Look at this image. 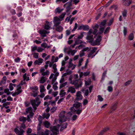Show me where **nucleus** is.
I'll return each mask as SVG.
<instances>
[{"label": "nucleus", "instance_id": "16", "mask_svg": "<svg viewBox=\"0 0 135 135\" xmlns=\"http://www.w3.org/2000/svg\"><path fill=\"white\" fill-rule=\"evenodd\" d=\"M96 49H93L88 54V57H91V58H93L94 56H95V55H93V54L95 52V50H96Z\"/></svg>", "mask_w": 135, "mask_h": 135}, {"label": "nucleus", "instance_id": "53", "mask_svg": "<svg viewBox=\"0 0 135 135\" xmlns=\"http://www.w3.org/2000/svg\"><path fill=\"white\" fill-rule=\"evenodd\" d=\"M50 61H47L46 62V65L45 66V69H47L48 67V64H49Z\"/></svg>", "mask_w": 135, "mask_h": 135}, {"label": "nucleus", "instance_id": "37", "mask_svg": "<svg viewBox=\"0 0 135 135\" xmlns=\"http://www.w3.org/2000/svg\"><path fill=\"white\" fill-rule=\"evenodd\" d=\"M54 71L53 73L55 74V75H56V76H58L59 75V73L57 72V68L53 69Z\"/></svg>", "mask_w": 135, "mask_h": 135}, {"label": "nucleus", "instance_id": "10", "mask_svg": "<svg viewBox=\"0 0 135 135\" xmlns=\"http://www.w3.org/2000/svg\"><path fill=\"white\" fill-rule=\"evenodd\" d=\"M81 92L80 91H78L76 93V99L77 100H79L82 99L83 96L81 94Z\"/></svg>", "mask_w": 135, "mask_h": 135}, {"label": "nucleus", "instance_id": "39", "mask_svg": "<svg viewBox=\"0 0 135 135\" xmlns=\"http://www.w3.org/2000/svg\"><path fill=\"white\" fill-rule=\"evenodd\" d=\"M49 74V72L47 70L46 71V72H44L43 73H42L41 75L43 76H44L45 75H47Z\"/></svg>", "mask_w": 135, "mask_h": 135}, {"label": "nucleus", "instance_id": "8", "mask_svg": "<svg viewBox=\"0 0 135 135\" xmlns=\"http://www.w3.org/2000/svg\"><path fill=\"white\" fill-rule=\"evenodd\" d=\"M123 5L127 6H129L132 3L131 0H122Z\"/></svg>", "mask_w": 135, "mask_h": 135}, {"label": "nucleus", "instance_id": "3", "mask_svg": "<svg viewBox=\"0 0 135 135\" xmlns=\"http://www.w3.org/2000/svg\"><path fill=\"white\" fill-rule=\"evenodd\" d=\"M50 129V130L52 132V133L51 134L53 135H57L59 134V130L56 126H53L52 127H51Z\"/></svg>", "mask_w": 135, "mask_h": 135}, {"label": "nucleus", "instance_id": "57", "mask_svg": "<svg viewBox=\"0 0 135 135\" xmlns=\"http://www.w3.org/2000/svg\"><path fill=\"white\" fill-rule=\"evenodd\" d=\"M44 49L41 48V47H39L37 48V51L38 52H41L44 50Z\"/></svg>", "mask_w": 135, "mask_h": 135}, {"label": "nucleus", "instance_id": "11", "mask_svg": "<svg viewBox=\"0 0 135 135\" xmlns=\"http://www.w3.org/2000/svg\"><path fill=\"white\" fill-rule=\"evenodd\" d=\"M89 72L86 71L84 73L83 72H80L79 74V77L81 78H83V76H88L90 74Z\"/></svg>", "mask_w": 135, "mask_h": 135}, {"label": "nucleus", "instance_id": "63", "mask_svg": "<svg viewBox=\"0 0 135 135\" xmlns=\"http://www.w3.org/2000/svg\"><path fill=\"white\" fill-rule=\"evenodd\" d=\"M10 12L12 15H15L16 13V12L15 10L13 9L11 10Z\"/></svg>", "mask_w": 135, "mask_h": 135}, {"label": "nucleus", "instance_id": "5", "mask_svg": "<svg viewBox=\"0 0 135 135\" xmlns=\"http://www.w3.org/2000/svg\"><path fill=\"white\" fill-rule=\"evenodd\" d=\"M89 29V26L87 25H84L82 24L78 27V30H83L84 31H88Z\"/></svg>", "mask_w": 135, "mask_h": 135}, {"label": "nucleus", "instance_id": "48", "mask_svg": "<svg viewBox=\"0 0 135 135\" xmlns=\"http://www.w3.org/2000/svg\"><path fill=\"white\" fill-rule=\"evenodd\" d=\"M107 90L109 92L112 91L113 90V88L111 86H108Z\"/></svg>", "mask_w": 135, "mask_h": 135}, {"label": "nucleus", "instance_id": "61", "mask_svg": "<svg viewBox=\"0 0 135 135\" xmlns=\"http://www.w3.org/2000/svg\"><path fill=\"white\" fill-rule=\"evenodd\" d=\"M30 114L28 115H30V117L31 118H32L34 115V113L32 112H30Z\"/></svg>", "mask_w": 135, "mask_h": 135}, {"label": "nucleus", "instance_id": "33", "mask_svg": "<svg viewBox=\"0 0 135 135\" xmlns=\"http://www.w3.org/2000/svg\"><path fill=\"white\" fill-rule=\"evenodd\" d=\"M62 11V9H61L60 8L58 7L56 8L55 10V13H60Z\"/></svg>", "mask_w": 135, "mask_h": 135}, {"label": "nucleus", "instance_id": "41", "mask_svg": "<svg viewBox=\"0 0 135 135\" xmlns=\"http://www.w3.org/2000/svg\"><path fill=\"white\" fill-rule=\"evenodd\" d=\"M104 27H101L100 28L99 30V34H102L104 32Z\"/></svg>", "mask_w": 135, "mask_h": 135}, {"label": "nucleus", "instance_id": "49", "mask_svg": "<svg viewBox=\"0 0 135 135\" xmlns=\"http://www.w3.org/2000/svg\"><path fill=\"white\" fill-rule=\"evenodd\" d=\"M123 32L124 35V36H126V35L127 33V28L125 27H123Z\"/></svg>", "mask_w": 135, "mask_h": 135}, {"label": "nucleus", "instance_id": "1", "mask_svg": "<svg viewBox=\"0 0 135 135\" xmlns=\"http://www.w3.org/2000/svg\"><path fill=\"white\" fill-rule=\"evenodd\" d=\"M73 107L70 108L71 110L74 114H77L79 115L81 113L82 109H80V107H82L81 103L77 102L73 105Z\"/></svg>", "mask_w": 135, "mask_h": 135}, {"label": "nucleus", "instance_id": "52", "mask_svg": "<svg viewBox=\"0 0 135 135\" xmlns=\"http://www.w3.org/2000/svg\"><path fill=\"white\" fill-rule=\"evenodd\" d=\"M12 85V83H10L9 86V88L11 91H12L14 89V87Z\"/></svg>", "mask_w": 135, "mask_h": 135}, {"label": "nucleus", "instance_id": "32", "mask_svg": "<svg viewBox=\"0 0 135 135\" xmlns=\"http://www.w3.org/2000/svg\"><path fill=\"white\" fill-rule=\"evenodd\" d=\"M134 37V35L133 33H132L129 35L128 39L130 40H132L133 39Z\"/></svg>", "mask_w": 135, "mask_h": 135}, {"label": "nucleus", "instance_id": "25", "mask_svg": "<svg viewBox=\"0 0 135 135\" xmlns=\"http://www.w3.org/2000/svg\"><path fill=\"white\" fill-rule=\"evenodd\" d=\"M46 79H47L44 76H42L41 78L40 82V83L42 84L44 83L46 81Z\"/></svg>", "mask_w": 135, "mask_h": 135}, {"label": "nucleus", "instance_id": "30", "mask_svg": "<svg viewBox=\"0 0 135 135\" xmlns=\"http://www.w3.org/2000/svg\"><path fill=\"white\" fill-rule=\"evenodd\" d=\"M4 92L6 93L7 95H9L10 94H12L13 92H11L9 91V90L8 88L5 89H4Z\"/></svg>", "mask_w": 135, "mask_h": 135}, {"label": "nucleus", "instance_id": "7", "mask_svg": "<svg viewBox=\"0 0 135 135\" xmlns=\"http://www.w3.org/2000/svg\"><path fill=\"white\" fill-rule=\"evenodd\" d=\"M14 132L17 135H24L23 133L25 131L21 128L20 129V131L17 128H15L14 129Z\"/></svg>", "mask_w": 135, "mask_h": 135}, {"label": "nucleus", "instance_id": "18", "mask_svg": "<svg viewBox=\"0 0 135 135\" xmlns=\"http://www.w3.org/2000/svg\"><path fill=\"white\" fill-rule=\"evenodd\" d=\"M17 88L16 89V91H17V93H18V94H20L22 92V90L21 89V87L20 85V84L18 85L17 86Z\"/></svg>", "mask_w": 135, "mask_h": 135}, {"label": "nucleus", "instance_id": "12", "mask_svg": "<svg viewBox=\"0 0 135 135\" xmlns=\"http://www.w3.org/2000/svg\"><path fill=\"white\" fill-rule=\"evenodd\" d=\"M68 125V123L66 122L62 123L61 124V127L60 129V131L62 132L63 130L66 128H67Z\"/></svg>", "mask_w": 135, "mask_h": 135}, {"label": "nucleus", "instance_id": "14", "mask_svg": "<svg viewBox=\"0 0 135 135\" xmlns=\"http://www.w3.org/2000/svg\"><path fill=\"white\" fill-rule=\"evenodd\" d=\"M43 60L42 59L40 58L38 59V60H36L34 62V64L35 65H40L41 63L43 62Z\"/></svg>", "mask_w": 135, "mask_h": 135}, {"label": "nucleus", "instance_id": "31", "mask_svg": "<svg viewBox=\"0 0 135 135\" xmlns=\"http://www.w3.org/2000/svg\"><path fill=\"white\" fill-rule=\"evenodd\" d=\"M20 121L21 122H23V123H25L27 120L26 118L22 116L20 118Z\"/></svg>", "mask_w": 135, "mask_h": 135}, {"label": "nucleus", "instance_id": "51", "mask_svg": "<svg viewBox=\"0 0 135 135\" xmlns=\"http://www.w3.org/2000/svg\"><path fill=\"white\" fill-rule=\"evenodd\" d=\"M110 29V27H107L106 28V29L105 30L104 32V34H106V33H108L109 32V30Z\"/></svg>", "mask_w": 135, "mask_h": 135}, {"label": "nucleus", "instance_id": "45", "mask_svg": "<svg viewBox=\"0 0 135 135\" xmlns=\"http://www.w3.org/2000/svg\"><path fill=\"white\" fill-rule=\"evenodd\" d=\"M66 15V13L65 12H64L60 15L59 16V17L60 18L62 19L64 18Z\"/></svg>", "mask_w": 135, "mask_h": 135}, {"label": "nucleus", "instance_id": "38", "mask_svg": "<svg viewBox=\"0 0 135 135\" xmlns=\"http://www.w3.org/2000/svg\"><path fill=\"white\" fill-rule=\"evenodd\" d=\"M39 54L37 53L33 52V57L35 59H37L38 58Z\"/></svg>", "mask_w": 135, "mask_h": 135}, {"label": "nucleus", "instance_id": "28", "mask_svg": "<svg viewBox=\"0 0 135 135\" xmlns=\"http://www.w3.org/2000/svg\"><path fill=\"white\" fill-rule=\"evenodd\" d=\"M70 1L67 2L64 4V7H65V6L66 5H68V6H67L68 7H71V6L72 5V0H70Z\"/></svg>", "mask_w": 135, "mask_h": 135}, {"label": "nucleus", "instance_id": "47", "mask_svg": "<svg viewBox=\"0 0 135 135\" xmlns=\"http://www.w3.org/2000/svg\"><path fill=\"white\" fill-rule=\"evenodd\" d=\"M57 107H53L51 109L50 111L52 113H53L57 109Z\"/></svg>", "mask_w": 135, "mask_h": 135}, {"label": "nucleus", "instance_id": "62", "mask_svg": "<svg viewBox=\"0 0 135 135\" xmlns=\"http://www.w3.org/2000/svg\"><path fill=\"white\" fill-rule=\"evenodd\" d=\"M84 51H82V50L80 51V57L83 56L85 55V53Z\"/></svg>", "mask_w": 135, "mask_h": 135}, {"label": "nucleus", "instance_id": "55", "mask_svg": "<svg viewBox=\"0 0 135 135\" xmlns=\"http://www.w3.org/2000/svg\"><path fill=\"white\" fill-rule=\"evenodd\" d=\"M98 99L100 101L102 102L103 101L104 99L100 95H98Z\"/></svg>", "mask_w": 135, "mask_h": 135}, {"label": "nucleus", "instance_id": "27", "mask_svg": "<svg viewBox=\"0 0 135 135\" xmlns=\"http://www.w3.org/2000/svg\"><path fill=\"white\" fill-rule=\"evenodd\" d=\"M84 32H81L80 33V35H78L77 39L78 40H80L82 39L83 37L84 36L83 33H84Z\"/></svg>", "mask_w": 135, "mask_h": 135}, {"label": "nucleus", "instance_id": "29", "mask_svg": "<svg viewBox=\"0 0 135 135\" xmlns=\"http://www.w3.org/2000/svg\"><path fill=\"white\" fill-rule=\"evenodd\" d=\"M50 116V114L49 113H44L43 114L42 116L44 118H46V119H48Z\"/></svg>", "mask_w": 135, "mask_h": 135}, {"label": "nucleus", "instance_id": "44", "mask_svg": "<svg viewBox=\"0 0 135 135\" xmlns=\"http://www.w3.org/2000/svg\"><path fill=\"white\" fill-rule=\"evenodd\" d=\"M37 47L36 46H35L33 47L31 49V51L32 53L34 52L35 50H37Z\"/></svg>", "mask_w": 135, "mask_h": 135}, {"label": "nucleus", "instance_id": "17", "mask_svg": "<svg viewBox=\"0 0 135 135\" xmlns=\"http://www.w3.org/2000/svg\"><path fill=\"white\" fill-rule=\"evenodd\" d=\"M50 22L47 21H46L44 26V28L45 29L47 30H49L50 28Z\"/></svg>", "mask_w": 135, "mask_h": 135}, {"label": "nucleus", "instance_id": "40", "mask_svg": "<svg viewBox=\"0 0 135 135\" xmlns=\"http://www.w3.org/2000/svg\"><path fill=\"white\" fill-rule=\"evenodd\" d=\"M118 8L117 6L115 4H113L111 6L110 8H113L114 10H117Z\"/></svg>", "mask_w": 135, "mask_h": 135}, {"label": "nucleus", "instance_id": "60", "mask_svg": "<svg viewBox=\"0 0 135 135\" xmlns=\"http://www.w3.org/2000/svg\"><path fill=\"white\" fill-rule=\"evenodd\" d=\"M30 88L32 90H37L38 88L37 86H35L33 87H31Z\"/></svg>", "mask_w": 135, "mask_h": 135}, {"label": "nucleus", "instance_id": "24", "mask_svg": "<svg viewBox=\"0 0 135 135\" xmlns=\"http://www.w3.org/2000/svg\"><path fill=\"white\" fill-rule=\"evenodd\" d=\"M63 29L62 27L61 26H59L58 27H56V30L60 32H61Z\"/></svg>", "mask_w": 135, "mask_h": 135}, {"label": "nucleus", "instance_id": "43", "mask_svg": "<svg viewBox=\"0 0 135 135\" xmlns=\"http://www.w3.org/2000/svg\"><path fill=\"white\" fill-rule=\"evenodd\" d=\"M106 74V71H104L103 73L102 77L101 78L102 80L103 81L104 80Z\"/></svg>", "mask_w": 135, "mask_h": 135}, {"label": "nucleus", "instance_id": "19", "mask_svg": "<svg viewBox=\"0 0 135 135\" xmlns=\"http://www.w3.org/2000/svg\"><path fill=\"white\" fill-rule=\"evenodd\" d=\"M43 124L44 127L47 128H49L51 125L50 123L47 120L44 122Z\"/></svg>", "mask_w": 135, "mask_h": 135}, {"label": "nucleus", "instance_id": "13", "mask_svg": "<svg viewBox=\"0 0 135 135\" xmlns=\"http://www.w3.org/2000/svg\"><path fill=\"white\" fill-rule=\"evenodd\" d=\"M49 131L48 129H46L45 131L44 132H38L37 133L40 135H49Z\"/></svg>", "mask_w": 135, "mask_h": 135}, {"label": "nucleus", "instance_id": "26", "mask_svg": "<svg viewBox=\"0 0 135 135\" xmlns=\"http://www.w3.org/2000/svg\"><path fill=\"white\" fill-rule=\"evenodd\" d=\"M127 10L126 9H124L122 12V14L123 17L125 19V18L126 17L127 13Z\"/></svg>", "mask_w": 135, "mask_h": 135}, {"label": "nucleus", "instance_id": "58", "mask_svg": "<svg viewBox=\"0 0 135 135\" xmlns=\"http://www.w3.org/2000/svg\"><path fill=\"white\" fill-rule=\"evenodd\" d=\"M32 132V129L30 128H28L27 129L26 132L27 134H29L31 133Z\"/></svg>", "mask_w": 135, "mask_h": 135}, {"label": "nucleus", "instance_id": "54", "mask_svg": "<svg viewBox=\"0 0 135 135\" xmlns=\"http://www.w3.org/2000/svg\"><path fill=\"white\" fill-rule=\"evenodd\" d=\"M78 27V24L77 23H75V26L73 28V29L72 30V32L74 31H75V30L77 29Z\"/></svg>", "mask_w": 135, "mask_h": 135}, {"label": "nucleus", "instance_id": "36", "mask_svg": "<svg viewBox=\"0 0 135 135\" xmlns=\"http://www.w3.org/2000/svg\"><path fill=\"white\" fill-rule=\"evenodd\" d=\"M107 22V21L106 20H104L102 22H101L100 24V25L102 26H105V25L106 24Z\"/></svg>", "mask_w": 135, "mask_h": 135}, {"label": "nucleus", "instance_id": "23", "mask_svg": "<svg viewBox=\"0 0 135 135\" xmlns=\"http://www.w3.org/2000/svg\"><path fill=\"white\" fill-rule=\"evenodd\" d=\"M93 29L94 30L93 31V29H91L92 30L91 34L94 35V37L95 38L97 35L96 33L97 32L98 30L97 29H95L94 28H93Z\"/></svg>", "mask_w": 135, "mask_h": 135}, {"label": "nucleus", "instance_id": "46", "mask_svg": "<svg viewBox=\"0 0 135 135\" xmlns=\"http://www.w3.org/2000/svg\"><path fill=\"white\" fill-rule=\"evenodd\" d=\"M56 75H55L54 77L52 78L51 81V84L53 85L57 79V78Z\"/></svg>", "mask_w": 135, "mask_h": 135}, {"label": "nucleus", "instance_id": "6", "mask_svg": "<svg viewBox=\"0 0 135 135\" xmlns=\"http://www.w3.org/2000/svg\"><path fill=\"white\" fill-rule=\"evenodd\" d=\"M102 40V37L101 36L98 35L95 41L92 43V45L95 46L96 45H99L100 44V42Z\"/></svg>", "mask_w": 135, "mask_h": 135}, {"label": "nucleus", "instance_id": "42", "mask_svg": "<svg viewBox=\"0 0 135 135\" xmlns=\"http://www.w3.org/2000/svg\"><path fill=\"white\" fill-rule=\"evenodd\" d=\"M117 108V104H114L111 107V109L113 111L115 110Z\"/></svg>", "mask_w": 135, "mask_h": 135}, {"label": "nucleus", "instance_id": "64", "mask_svg": "<svg viewBox=\"0 0 135 135\" xmlns=\"http://www.w3.org/2000/svg\"><path fill=\"white\" fill-rule=\"evenodd\" d=\"M77 117V116L76 115H73L72 118V120L74 121L75 120Z\"/></svg>", "mask_w": 135, "mask_h": 135}, {"label": "nucleus", "instance_id": "20", "mask_svg": "<svg viewBox=\"0 0 135 135\" xmlns=\"http://www.w3.org/2000/svg\"><path fill=\"white\" fill-rule=\"evenodd\" d=\"M109 130V128L108 127L105 128L100 132H99L98 135H102L105 132Z\"/></svg>", "mask_w": 135, "mask_h": 135}, {"label": "nucleus", "instance_id": "34", "mask_svg": "<svg viewBox=\"0 0 135 135\" xmlns=\"http://www.w3.org/2000/svg\"><path fill=\"white\" fill-rule=\"evenodd\" d=\"M32 109L31 107H29L27 108L26 110V112L27 113L31 112V111H32Z\"/></svg>", "mask_w": 135, "mask_h": 135}, {"label": "nucleus", "instance_id": "59", "mask_svg": "<svg viewBox=\"0 0 135 135\" xmlns=\"http://www.w3.org/2000/svg\"><path fill=\"white\" fill-rule=\"evenodd\" d=\"M71 9V7L67 6L66 8V12H69Z\"/></svg>", "mask_w": 135, "mask_h": 135}, {"label": "nucleus", "instance_id": "9", "mask_svg": "<svg viewBox=\"0 0 135 135\" xmlns=\"http://www.w3.org/2000/svg\"><path fill=\"white\" fill-rule=\"evenodd\" d=\"M49 33L46 30H40L39 31V33L41 35L42 37H45L46 36V34H48Z\"/></svg>", "mask_w": 135, "mask_h": 135}, {"label": "nucleus", "instance_id": "2", "mask_svg": "<svg viewBox=\"0 0 135 135\" xmlns=\"http://www.w3.org/2000/svg\"><path fill=\"white\" fill-rule=\"evenodd\" d=\"M91 33L92 30L91 29H90L88 32L86 39L89 40V42L92 44L93 42L94 38H95L94 37H93V35L91 34Z\"/></svg>", "mask_w": 135, "mask_h": 135}, {"label": "nucleus", "instance_id": "50", "mask_svg": "<svg viewBox=\"0 0 135 135\" xmlns=\"http://www.w3.org/2000/svg\"><path fill=\"white\" fill-rule=\"evenodd\" d=\"M17 11L19 12H21L22 11V7L21 6L18 7L17 8Z\"/></svg>", "mask_w": 135, "mask_h": 135}, {"label": "nucleus", "instance_id": "22", "mask_svg": "<svg viewBox=\"0 0 135 135\" xmlns=\"http://www.w3.org/2000/svg\"><path fill=\"white\" fill-rule=\"evenodd\" d=\"M75 43L76 45H78L79 44H81L83 43L84 44H86V43L85 42L82 41L81 40H80L77 39L75 41Z\"/></svg>", "mask_w": 135, "mask_h": 135}, {"label": "nucleus", "instance_id": "4", "mask_svg": "<svg viewBox=\"0 0 135 135\" xmlns=\"http://www.w3.org/2000/svg\"><path fill=\"white\" fill-rule=\"evenodd\" d=\"M78 80H74L73 81L70 83L71 84L73 85H74L77 88L81 87L82 84L81 81H80L79 82V83H78Z\"/></svg>", "mask_w": 135, "mask_h": 135}, {"label": "nucleus", "instance_id": "35", "mask_svg": "<svg viewBox=\"0 0 135 135\" xmlns=\"http://www.w3.org/2000/svg\"><path fill=\"white\" fill-rule=\"evenodd\" d=\"M40 92L41 93H42L45 91V87L43 85H42L40 86Z\"/></svg>", "mask_w": 135, "mask_h": 135}, {"label": "nucleus", "instance_id": "56", "mask_svg": "<svg viewBox=\"0 0 135 135\" xmlns=\"http://www.w3.org/2000/svg\"><path fill=\"white\" fill-rule=\"evenodd\" d=\"M20 58L19 57H18L14 59V61L16 62H19L20 61Z\"/></svg>", "mask_w": 135, "mask_h": 135}, {"label": "nucleus", "instance_id": "15", "mask_svg": "<svg viewBox=\"0 0 135 135\" xmlns=\"http://www.w3.org/2000/svg\"><path fill=\"white\" fill-rule=\"evenodd\" d=\"M76 92V90L72 86L70 87L67 91V92H70L71 93L73 94L75 93Z\"/></svg>", "mask_w": 135, "mask_h": 135}, {"label": "nucleus", "instance_id": "21", "mask_svg": "<svg viewBox=\"0 0 135 135\" xmlns=\"http://www.w3.org/2000/svg\"><path fill=\"white\" fill-rule=\"evenodd\" d=\"M59 117H60L61 118L59 119V121L60 122L62 123L63 122H64L63 120L61 118H64L65 117V115L63 113H61L59 114Z\"/></svg>", "mask_w": 135, "mask_h": 135}]
</instances>
